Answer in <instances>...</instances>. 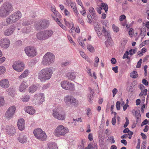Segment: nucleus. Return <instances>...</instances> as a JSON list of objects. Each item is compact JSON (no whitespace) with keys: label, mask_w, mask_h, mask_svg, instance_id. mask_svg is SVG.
Wrapping results in <instances>:
<instances>
[{"label":"nucleus","mask_w":149,"mask_h":149,"mask_svg":"<svg viewBox=\"0 0 149 149\" xmlns=\"http://www.w3.org/2000/svg\"><path fill=\"white\" fill-rule=\"evenodd\" d=\"M30 97L29 95H24L22 99V100L23 102H27L29 101L30 99Z\"/></svg>","instance_id":"34"},{"label":"nucleus","mask_w":149,"mask_h":149,"mask_svg":"<svg viewBox=\"0 0 149 149\" xmlns=\"http://www.w3.org/2000/svg\"><path fill=\"white\" fill-rule=\"evenodd\" d=\"M88 49L90 52H93L94 50V47L90 45H88L87 46Z\"/></svg>","instance_id":"40"},{"label":"nucleus","mask_w":149,"mask_h":149,"mask_svg":"<svg viewBox=\"0 0 149 149\" xmlns=\"http://www.w3.org/2000/svg\"><path fill=\"white\" fill-rule=\"evenodd\" d=\"M69 27H72V28L71 29V31L72 32L73 31L74 29H75L74 27V24L72 22H70V26Z\"/></svg>","instance_id":"60"},{"label":"nucleus","mask_w":149,"mask_h":149,"mask_svg":"<svg viewBox=\"0 0 149 149\" xmlns=\"http://www.w3.org/2000/svg\"><path fill=\"white\" fill-rule=\"evenodd\" d=\"M89 89L90 91L91 94H88V100L90 102H91L92 101V97H93V95L94 93L93 91L91 89V88L89 87Z\"/></svg>","instance_id":"30"},{"label":"nucleus","mask_w":149,"mask_h":149,"mask_svg":"<svg viewBox=\"0 0 149 149\" xmlns=\"http://www.w3.org/2000/svg\"><path fill=\"white\" fill-rule=\"evenodd\" d=\"M73 120L75 121V124H77V123L79 121L80 122H81L82 121V119L81 118H79L78 119H74V118L73 119Z\"/></svg>","instance_id":"57"},{"label":"nucleus","mask_w":149,"mask_h":149,"mask_svg":"<svg viewBox=\"0 0 149 149\" xmlns=\"http://www.w3.org/2000/svg\"><path fill=\"white\" fill-rule=\"evenodd\" d=\"M52 11L54 13V14L57 16H58L59 17H61V16L60 14L56 10V9L52 6Z\"/></svg>","instance_id":"35"},{"label":"nucleus","mask_w":149,"mask_h":149,"mask_svg":"<svg viewBox=\"0 0 149 149\" xmlns=\"http://www.w3.org/2000/svg\"><path fill=\"white\" fill-rule=\"evenodd\" d=\"M91 15H92L93 17V18L95 20H97V16L96 15L95 13V12L92 13L91 14Z\"/></svg>","instance_id":"53"},{"label":"nucleus","mask_w":149,"mask_h":149,"mask_svg":"<svg viewBox=\"0 0 149 149\" xmlns=\"http://www.w3.org/2000/svg\"><path fill=\"white\" fill-rule=\"evenodd\" d=\"M22 42L20 40H18L16 42V45L18 46H20L22 45Z\"/></svg>","instance_id":"59"},{"label":"nucleus","mask_w":149,"mask_h":149,"mask_svg":"<svg viewBox=\"0 0 149 149\" xmlns=\"http://www.w3.org/2000/svg\"><path fill=\"white\" fill-rule=\"evenodd\" d=\"M104 36L106 38H108L109 39H111V36L109 33L108 31H107L103 33Z\"/></svg>","instance_id":"42"},{"label":"nucleus","mask_w":149,"mask_h":149,"mask_svg":"<svg viewBox=\"0 0 149 149\" xmlns=\"http://www.w3.org/2000/svg\"><path fill=\"white\" fill-rule=\"evenodd\" d=\"M96 9L97 11L99 14H101L102 13L101 10L102 9L100 6H98V7L96 8Z\"/></svg>","instance_id":"55"},{"label":"nucleus","mask_w":149,"mask_h":149,"mask_svg":"<svg viewBox=\"0 0 149 149\" xmlns=\"http://www.w3.org/2000/svg\"><path fill=\"white\" fill-rule=\"evenodd\" d=\"M148 124V120L147 119H145L142 123L141 124V126L142 127V126H143V125H147V124Z\"/></svg>","instance_id":"50"},{"label":"nucleus","mask_w":149,"mask_h":149,"mask_svg":"<svg viewBox=\"0 0 149 149\" xmlns=\"http://www.w3.org/2000/svg\"><path fill=\"white\" fill-rule=\"evenodd\" d=\"M131 77L133 78H136L138 77V74L136 71L132 72L130 74Z\"/></svg>","instance_id":"37"},{"label":"nucleus","mask_w":149,"mask_h":149,"mask_svg":"<svg viewBox=\"0 0 149 149\" xmlns=\"http://www.w3.org/2000/svg\"><path fill=\"white\" fill-rule=\"evenodd\" d=\"M31 31L30 28L29 27H25L22 30V32L24 33H28Z\"/></svg>","instance_id":"33"},{"label":"nucleus","mask_w":149,"mask_h":149,"mask_svg":"<svg viewBox=\"0 0 149 149\" xmlns=\"http://www.w3.org/2000/svg\"><path fill=\"white\" fill-rule=\"evenodd\" d=\"M129 54V52L127 51H126L124 54L123 56V59H125V58H129L128 55Z\"/></svg>","instance_id":"49"},{"label":"nucleus","mask_w":149,"mask_h":149,"mask_svg":"<svg viewBox=\"0 0 149 149\" xmlns=\"http://www.w3.org/2000/svg\"><path fill=\"white\" fill-rule=\"evenodd\" d=\"M24 51L27 55L30 57H34L36 55V49L32 46H29L26 47L24 49Z\"/></svg>","instance_id":"9"},{"label":"nucleus","mask_w":149,"mask_h":149,"mask_svg":"<svg viewBox=\"0 0 149 149\" xmlns=\"http://www.w3.org/2000/svg\"><path fill=\"white\" fill-rule=\"evenodd\" d=\"M7 131L8 134L10 135H13L15 133V127L13 126H9L7 127Z\"/></svg>","instance_id":"19"},{"label":"nucleus","mask_w":149,"mask_h":149,"mask_svg":"<svg viewBox=\"0 0 149 149\" xmlns=\"http://www.w3.org/2000/svg\"><path fill=\"white\" fill-rule=\"evenodd\" d=\"M33 100L36 103L41 104L45 100L44 94L42 93L35 94L34 96Z\"/></svg>","instance_id":"12"},{"label":"nucleus","mask_w":149,"mask_h":149,"mask_svg":"<svg viewBox=\"0 0 149 149\" xmlns=\"http://www.w3.org/2000/svg\"><path fill=\"white\" fill-rule=\"evenodd\" d=\"M13 69L18 72H22L24 69V65L22 62H15L13 66Z\"/></svg>","instance_id":"13"},{"label":"nucleus","mask_w":149,"mask_h":149,"mask_svg":"<svg viewBox=\"0 0 149 149\" xmlns=\"http://www.w3.org/2000/svg\"><path fill=\"white\" fill-rule=\"evenodd\" d=\"M55 61V56L52 53L48 52L44 56L42 62V65L45 66L51 65Z\"/></svg>","instance_id":"2"},{"label":"nucleus","mask_w":149,"mask_h":149,"mask_svg":"<svg viewBox=\"0 0 149 149\" xmlns=\"http://www.w3.org/2000/svg\"><path fill=\"white\" fill-rule=\"evenodd\" d=\"M16 109V107L14 105L10 107L5 113V118L8 120L12 118L15 113Z\"/></svg>","instance_id":"8"},{"label":"nucleus","mask_w":149,"mask_h":149,"mask_svg":"<svg viewBox=\"0 0 149 149\" xmlns=\"http://www.w3.org/2000/svg\"><path fill=\"white\" fill-rule=\"evenodd\" d=\"M70 64V61H65L63 62L62 63V65L64 66H67Z\"/></svg>","instance_id":"48"},{"label":"nucleus","mask_w":149,"mask_h":149,"mask_svg":"<svg viewBox=\"0 0 149 149\" xmlns=\"http://www.w3.org/2000/svg\"><path fill=\"white\" fill-rule=\"evenodd\" d=\"M112 28L114 31L116 32H117L119 31V28L114 24H113Z\"/></svg>","instance_id":"41"},{"label":"nucleus","mask_w":149,"mask_h":149,"mask_svg":"<svg viewBox=\"0 0 149 149\" xmlns=\"http://www.w3.org/2000/svg\"><path fill=\"white\" fill-rule=\"evenodd\" d=\"M57 24L60 26L63 29H65L66 27L65 26H64L60 22V21H58L57 20Z\"/></svg>","instance_id":"51"},{"label":"nucleus","mask_w":149,"mask_h":149,"mask_svg":"<svg viewBox=\"0 0 149 149\" xmlns=\"http://www.w3.org/2000/svg\"><path fill=\"white\" fill-rule=\"evenodd\" d=\"M136 123L137 124L138 123H140L141 122V116L139 114H138L137 115H136Z\"/></svg>","instance_id":"36"},{"label":"nucleus","mask_w":149,"mask_h":149,"mask_svg":"<svg viewBox=\"0 0 149 149\" xmlns=\"http://www.w3.org/2000/svg\"><path fill=\"white\" fill-rule=\"evenodd\" d=\"M89 11L91 14L95 12L94 8L92 7H90L89 8Z\"/></svg>","instance_id":"61"},{"label":"nucleus","mask_w":149,"mask_h":149,"mask_svg":"<svg viewBox=\"0 0 149 149\" xmlns=\"http://www.w3.org/2000/svg\"><path fill=\"white\" fill-rule=\"evenodd\" d=\"M33 134L36 137L42 141L46 140L47 136L45 132L40 128L35 129L34 130Z\"/></svg>","instance_id":"7"},{"label":"nucleus","mask_w":149,"mask_h":149,"mask_svg":"<svg viewBox=\"0 0 149 149\" xmlns=\"http://www.w3.org/2000/svg\"><path fill=\"white\" fill-rule=\"evenodd\" d=\"M120 103L119 101H117L116 102V108L118 110H119L120 109Z\"/></svg>","instance_id":"46"},{"label":"nucleus","mask_w":149,"mask_h":149,"mask_svg":"<svg viewBox=\"0 0 149 149\" xmlns=\"http://www.w3.org/2000/svg\"><path fill=\"white\" fill-rule=\"evenodd\" d=\"M64 101L67 105L70 106L72 104L74 106L77 105V100L72 96L67 95L64 98Z\"/></svg>","instance_id":"11"},{"label":"nucleus","mask_w":149,"mask_h":149,"mask_svg":"<svg viewBox=\"0 0 149 149\" xmlns=\"http://www.w3.org/2000/svg\"><path fill=\"white\" fill-rule=\"evenodd\" d=\"M53 67H47L42 69L38 75V78L41 82H45L50 79L54 71Z\"/></svg>","instance_id":"1"},{"label":"nucleus","mask_w":149,"mask_h":149,"mask_svg":"<svg viewBox=\"0 0 149 149\" xmlns=\"http://www.w3.org/2000/svg\"><path fill=\"white\" fill-rule=\"evenodd\" d=\"M88 139L90 141H92L93 140V134L91 133H90L88 134Z\"/></svg>","instance_id":"62"},{"label":"nucleus","mask_w":149,"mask_h":149,"mask_svg":"<svg viewBox=\"0 0 149 149\" xmlns=\"http://www.w3.org/2000/svg\"><path fill=\"white\" fill-rule=\"evenodd\" d=\"M61 85L62 88L65 90L74 91L75 89L74 85L68 81H62Z\"/></svg>","instance_id":"10"},{"label":"nucleus","mask_w":149,"mask_h":149,"mask_svg":"<svg viewBox=\"0 0 149 149\" xmlns=\"http://www.w3.org/2000/svg\"><path fill=\"white\" fill-rule=\"evenodd\" d=\"M29 72L28 70H25L19 77V79H20L26 77L29 74Z\"/></svg>","instance_id":"28"},{"label":"nucleus","mask_w":149,"mask_h":149,"mask_svg":"<svg viewBox=\"0 0 149 149\" xmlns=\"http://www.w3.org/2000/svg\"><path fill=\"white\" fill-rule=\"evenodd\" d=\"M87 16L88 19V23L90 24L92 22V17L91 16V15L90 14H87Z\"/></svg>","instance_id":"43"},{"label":"nucleus","mask_w":149,"mask_h":149,"mask_svg":"<svg viewBox=\"0 0 149 149\" xmlns=\"http://www.w3.org/2000/svg\"><path fill=\"white\" fill-rule=\"evenodd\" d=\"M10 42L9 39L6 38L0 40V45L3 48L6 49L10 46Z\"/></svg>","instance_id":"15"},{"label":"nucleus","mask_w":149,"mask_h":149,"mask_svg":"<svg viewBox=\"0 0 149 149\" xmlns=\"http://www.w3.org/2000/svg\"><path fill=\"white\" fill-rule=\"evenodd\" d=\"M37 87L35 85H32L30 86L29 88V91L30 93H33L37 90Z\"/></svg>","instance_id":"29"},{"label":"nucleus","mask_w":149,"mask_h":149,"mask_svg":"<svg viewBox=\"0 0 149 149\" xmlns=\"http://www.w3.org/2000/svg\"><path fill=\"white\" fill-rule=\"evenodd\" d=\"M125 119L126 120V122L124 125V127L125 128H126L129 123V120L127 117L125 118Z\"/></svg>","instance_id":"52"},{"label":"nucleus","mask_w":149,"mask_h":149,"mask_svg":"<svg viewBox=\"0 0 149 149\" xmlns=\"http://www.w3.org/2000/svg\"><path fill=\"white\" fill-rule=\"evenodd\" d=\"M66 76L69 80H73L75 79L76 74L74 72H70L66 74Z\"/></svg>","instance_id":"20"},{"label":"nucleus","mask_w":149,"mask_h":149,"mask_svg":"<svg viewBox=\"0 0 149 149\" xmlns=\"http://www.w3.org/2000/svg\"><path fill=\"white\" fill-rule=\"evenodd\" d=\"M99 58L97 57H96L95 59V62L96 63V64H94V65L95 67H97L98 65V63L99 62Z\"/></svg>","instance_id":"45"},{"label":"nucleus","mask_w":149,"mask_h":149,"mask_svg":"<svg viewBox=\"0 0 149 149\" xmlns=\"http://www.w3.org/2000/svg\"><path fill=\"white\" fill-rule=\"evenodd\" d=\"M22 16V14L19 11H17L9 15L6 19L8 24L15 23L19 20Z\"/></svg>","instance_id":"3"},{"label":"nucleus","mask_w":149,"mask_h":149,"mask_svg":"<svg viewBox=\"0 0 149 149\" xmlns=\"http://www.w3.org/2000/svg\"><path fill=\"white\" fill-rule=\"evenodd\" d=\"M125 18H126L125 16L124 15H121L120 16L119 20L120 21H122L123 20L125 19Z\"/></svg>","instance_id":"58"},{"label":"nucleus","mask_w":149,"mask_h":149,"mask_svg":"<svg viewBox=\"0 0 149 149\" xmlns=\"http://www.w3.org/2000/svg\"><path fill=\"white\" fill-rule=\"evenodd\" d=\"M47 149H57L58 148L56 143L54 142H50L47 144Z\"/></svg>","instance_id":"27"},{"label":"nucleus","mask_w":149,"mask_h":149,"mask_svg":"<svg viewBox=\"0 0 149 149\" xmlns=\"http://www.w3.org/2000/svg\"><path fill=\"white\" fill-rule=\"evenodd\" d=\"M9 85V81L7 79H4L0 81V86L4 88H8Z\"/></svg>","instance_id":"17"},{"label":"nucleus","mask_w":149,"mask_h":149,"mask_svg":"<svg viewBox=\"0 0 149 149\" xmlns=\"http://www.w3.org/2000/svg\"><path fill=\"white\" fill-rule=\"evenodd\" d=\"M57 114L55 112L54 114H52L53 116L56 118L60 120H63L65 119V115L64 113H60L59 115L58 116H56V114Z\"/></svg>","instance_id":"22"},{"label":"nucleus","mask_w":149,"mask_h":149,"mask_svg":"<svg viewBox=\"0 0 149 149\" xmlns=\"http://www.w3.org/2000/svg\"><path fill=\"white\" fill-rule=\"evenodd\" d=\"M118 92V90L116 88H114L112 90V93H113V96L114 97L115 95L116 94V93Z\"/></svg>","instance_id":"56"},{"label":"nucleus","mask_w":149,"mask_h":149,"mask_svg":"<svg viewBox=\"0 0 149 149\" xmlns=\"http://www.w3.org/2000/svg\"><path fill=\"white\" fill-rule=\"evenodd\" d=\"M2 7L9 14L13 10V5L12 3L8 2H5L3 4Z\"/></svg>","instance_id":"14"},{"label":"nucleus","mask_w":149,"mask_h":149,"mask_svg":"<svg viewBox=\"0 0 149 149\" xmlns=\"http://www.w3.org/2000/svg\"><path fill=\"white\" fill-rule=\"evenodd\" d=\"M95 31L96 32L99 31L100 30H101V27L98 25H97L94 27Z\"/></svg>","instance_id":"47"},{"label":"nucleus","mask_w":149,"mask_h":149,"mask_svg":"<svg viewBox=\"0 0 149 149\" xmlns=\"http://www.w3.org/2000/svg\"><path fill=\"white\" fill-rule=\"evenodd\" d=\"M143 84L146 86H147L148 85V83L145 79H143L142 81Z\"/></svg>","instance_id":"63"},{"label":"nucleus","mask_w":149,"mask_h":149,"mask_svg":"<svg viewBox=\"0 0 149 149\" xmlns=\"http://www.w3.org/2000/svg\"><path fill=\"white\" fill-rule=\"evenodd\" d=\"M80 54L81 55V56L83 58H86V56L85 55V53L82 52V51H80Z\"/></svg>","instance_id":"64"},{"label":"nucleus","mask_w":149,"mask_h":149,"mask_svg":"<svg viewBox=\"0 0 149 149\" xmlns=\"http://www.w3.org/2000/svg\"><path fill=\"white\" fill-rule=\"evenodd\" d=\"M5 68L3 66H0V75L4 73L6 71Z\"/></svg>","instance_id":"38"},{"label":"nucleus","mask_w":149,"mask_h":149,"mask_svg":"<svg viewBox=\"0 0 149 149\" xmlns=\"http://www.w3.org/2000/svg\"><path fill=\"white\" fill-rule=\"evenodd\" d=\"M25 111L30 115H33L35 112V110L32 107L30 106L26 107Z\"/></svg>","instance_id":"25"},{"label":"nucleus","mask_w":149,"mask_h":149,"mask_svg":"<svg viewBox=\"0 0 149 149\" xmlns=\"http://www.w3.org/2000/svg\"><path fill=\"white\" fill-rule=\"evenodd\" d=\"M100 6L102 10H104L106 13L107 12L108 7L107 4L104 3H102L100 5Z\"/></svg>","instance_id":"31"},{"label":"nucleus","mask_w":149,"mask_h":149,"mask_svg":"<svg viewBox=\"0 0 149 149\" xmlns=\"http://www.w3.org/2000/svg\"><path fill=\"white\" fill-rule=\"evenodd\" d=\"M78 22L80 24L82 25H84V22L82 18L79 17L78 19Z\"/></svg>","instance_id":"44"},{"label":"nucleus","mask_w":149,"mask_h":149,"mask_svg":"<svg viewBox=\"0 0 149 149\" xmlns=\"http://www.w3.org/2000/svg\"><path fill=\"white\" fill-rule=\"evenodd\" d=\"M18 140L20 143H24L26 141V137L24 134H20L18 138Z\"/></svg>","instance_id":"24"},{"label":"nucleus","mask_w":149,"mask_h":149,"mask_svg":"<svg viewBox=\"0 0 149 149\" xmlns=\"http://www.w3.org/2000/svg\"><path fill=\"white\" fill-rule=\"evenodd\" d=\"M70 3V6L71 8L73 9V11L75 13V15L76 16H78L79 15L77 9V8L75 3Z\"/></svg>","instance_id":"26"},{"label":"nucleus","mask_w":149,"mask_h":149,"mask_svg":"<svg viewBox=\"0 0 149 149\" xmlns=\"http://www.w3.org/2000/svg\"><path fill=\"white\" fill-rule=\"evenodd\" d=\"M49 22L46 20H40L36 22L34 25L35 29L40 31L46 29L49 26Z\"/></svg>","instance_id":"6"},{"label":"nucleus","mask_w":149,"mask_h":149,"mask_svg":"<svg viewBox=\"0 0 149 149\" xmlns=\"http://www.w3.org/2000/svg\"><path fill=\"white\" fill-rule=\"evenodd\" d=\"M25 122L24 119L22 118L18 120L17 122V126L18 129L20 130H23L25 128Z\"/></svg>","instance_id":"18"},{"label":"nucleus","mask_w":149,"mask_h":149,"mask_svg":"<svg viewBox=\"0 0 149 149\" xmlns=\"http://www.w3.org/2000/svg\"><path fill=\"white\" fill-rule=\"evenodd\" d=\"M9 15V14L2 7L0 8V17H6Z\"/></svg>","instance_id":"21"},{"label":"nucleus","mask_w":149,"mask_h":149,"mask_svg":"<svg viewBox=\"0 0 149 149\" xmlns=\"http://www.w3.org/2000/svg\"><path fill=\"white\" fill-rule=\"evenodd\" d=\"M142 59H140L139 61L138 62L137 65L136 66L137 68H140L141 66V65L142 63Z\"/></svg>","instance_id":"54"},{"label":"nucleus","mask_w":149,"mask_h":149,"mask_svg":"<svg viewBox=\"0 0 149 149\" xmlns=\"http://www.w3.org/2000/svg\"><path fill=\"white\" fill-rule=\"evenodd\" d=\"M5 100L3 96H0V107L3 106L5 103Z\"/></svg>","instance_id":"39"},{"label":"nucleus","mask_w":149,"mask_h":149,"mask_svg":"<svg viewBox=\"0 0 149 149\" xmlns=\"http://www.w3.org/2000/svg\"><path fill=\"white\" fill-rule=\"evenodd\" d=\"M106 47H109L110 45L112 44V41L111 40V38H108L107 40L105 42Z\"/></svg>","instance_id":"32"},{"label":"nucleus","mask_w":149,"mask_h":149,"mask_svg":"<svg viewBox=\"0 0 149 149\" xmlns=\"http://www.w3.org/2000/svg\"><path fill=\"white\" fill-rule=\"evenodd\" d=\"M68 132V129L62 125H59L54 130V134L57 136H64Z\"/></svg>","instance_id":"5"},{"label":"nucleus","mask_w":149,"mask_h":149,"mask_svg":"<svg viewBox=\"0 0 149 149\" xmlns=\"http://www.w3.org/2000/svg\"><path fill=\"white\" fill-rule=\"evenodd\" d=\"M15 29V26L11 25L5 29L3 32L4 35L6 36H9L12 34Z\"/></svg>","instance_id":"16"},{"label":"nucleus","mask_w":149,"mask_h":149,"mask_svg":"<svg viewBox=\"0 0 149 149\" xmlns=\"http://www.w3.org/2000/svg\"><path fill=\"white\" fill-rule=\"evenodd\" d=\"M27 87V85H26V82L23 81L20 85L19 90L21 92L24 91Z\"/></svg>","instance_id":"23"},{"label":"nucleus","mask_w":149,"mask_h":149,"mask_svg":"<svg viewBox=\"0 0 149 149\" xmlns=\"http://www.w3.org/2000/svg\"><path fill=\"white\" fill-rule=\"evenodd\" d=\"M53 33V31L52 30L47 29L38 32L36 34V37L38 40H43L50 37Z\"/></svg>","instance_id":"4"}]
</instances>
